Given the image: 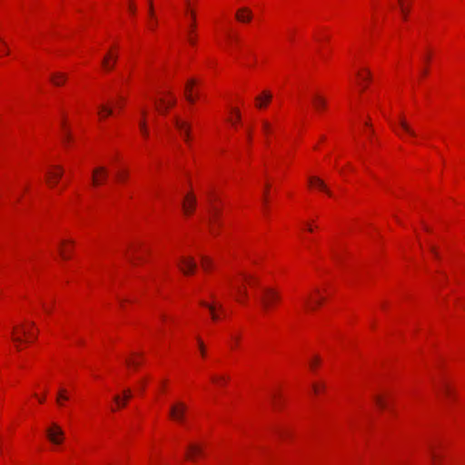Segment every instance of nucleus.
Listing matches in <instances>:
<instances>
[{"mask_svg": "<svg viewBox=\"0 0 465 465\" xmlns=\"http://www.w3.org/2000/svg\"><path fill=\"white\" fill-rule=\"evenodd\" d=\"M281 299L280 293L272 288H265L262 290V294L260 297V302L265 312L270 311L273 305Z\"/></svg>", "mask_w": 465, "mask_h": 465, "instance_id": "nucleus-1", "label": "nucleus"}, {"mask_svg": "<svg viewBox=\"0 0 465 465\" xmlns=\"http://www.w3.org/2000/svg\"><path fill=\"white\" fill-rule=\"evenodd\" d=\"M186 411L187 406L182 401H177L171 406L169 414L173 420L183 423L185 420Z\"/></svg>", "mask_w": 465, "mask_h": 465, "instance_id": "nucleus-2", "label": "nucleus"}, {"mask_svg": "<svg viewBox=\"0 0 465 465\" xmlns=\"http://www.w3.org/2000/svg\"><path fill=\"white\" fill-rule=\"evenodd\" d=\"M46 436L53 444L59 445L64 440V432L59 425L53 423L51 427L46 430Z\"/></svg>", "mask_w": 465, "mask_h": 465, "instance_id": "nucleus-3", "label": "nucleus"}, {"mask_svg": "<svg viewBox=\"0 0 465 465\" xmlns=\"http://www.w3.org/2000/svg\"><path fill=\"white\" fill-rule=\"evenodd\" d=\"M178 266L185 275H188L195 271L196 262L192 257H182L178 262Z\"/></svg>", "mask_w": 465, "mask_h": 465, "instance_id": "nucleus-4", "label": "nucleus"}, {"mask_svg": "<svg viewBox=\"0 0 465 465\" xmlns=\"http://www.w3.org/2000/svg\"><path fill=\"white\" fill-rule=\"evenodd\" d=\"M64 170L61 166H54L53 170H50L46 173L47 183L51 187H54L63 176Z\"/></svg>", "mask_w": 465, "mask_h": 465, "instance_id": "nucleus-5", "label": "nucleus"}, {"mask_svg": "<svg viewBox=\"0 0 465 465\" xmlns=\"http://www.w3.org/2000/svg\"><path fill=\"white\" fill-rule=\"evenodd\" d=\"M108 171L104 166H99L93 170V184L100 185L107 178Z\"/></svg>", "mask_w": 465, "mask_h": 465, "instance_id": "nucleus-6", "label": "nucleus"}, {"mask_svg": "<svg viewBox=\"0 0 465 465\" xmlns=\"http://www.w3.org/2000/svg\"><path fill=\"white\" fill-rule=\"evenodd\" d=\"M203 449L197 443H190L186 448L185 457L187 460L194 461L198 456L203 455Z\"/></svg>", "mask_w": 465, "mask_h": 465, "instance_id": "nucleus-7", "label": "nucleus"}, {"mask_svg": "<svg viewBox=\"0 0 465 465\" xmlns=\"http://www.w3.org/2000/svg\"><path fill=\"white\" fill-rule=\"evenodd\" d=\"M173 124L180 132V134L184 137V140L188 142L190 134V124L185 121L181 120L177 116L174 117Z\"/></svg>", "mask_w": 465, "mask_h": 465, "instance_id": "nucleus-8", "label": "nucleus"}, {"mask_svg": "<svg viewBox=\"0 0 465 465\" xmlns=\"http://www.w3.org/2000/svg\"><path fill=\"white\" fill-rule=\"evenodd\" d=\"M196 205V199L193 194L185 196L183 202V209L185 214H190L193 212Z\"/></svg>", "mask_w": 465, "mask_h": 465, "instance_id": "nucleus-9", "label": "nucleus"}, {"mask_svg": "<svg viewBox=\"0 0 465 465\" xmlns=\"http://www.w3.org/2000/svg\"><path fill=\"white\" fill-rule=\"evenodd\" d=\"M167 95L170 97V99L168 101L161 99L160 106L158 107V110L163 114L166 113L168 109L173 106L176 103V98L172 94V93L168 92Z\"/></svg>", "mask_w": 465, "mask_h": 465, "instance_id": "nucleus-10", "label": "nucleus"}, {"mask_svg": "<svg viewBox=\"0 0 465 465\" xmlns=\"http://www.w3.org/2000/svg\"><path fill=\"white\" fill-rule=\"evenodd\" d=\"M236 19L242 23H248L252 18V11L247 7L239 9L236 13Z\"/></svg>", "mask_w": 465, "mask_h": 465, "instance_id": "nucleus-11", "label": "nucleus"}, {"mask_svg": "<svg viewBox=\"0 0 465 465\" xmlns=\"http://www.w3.org/2000/svg\"><path fill=\"white\" fill-rule=\"evenodd\" d=\"M312 105L316 111H322L327 104L326 99L319 94H314L312 97Z\"/></svg>", "mask_w": 465, "mask_h": 465, "instance_id": "nucleus-12", "label": "nucleus"}, {"mask_svg": "<svg viewBox=\"0 0 465 465\" xmlns=\"http://www.w3.org/2000/svg\"><path fill=\"white\" fill-rule=\"evenodd\" d=\"M309 183L311 185H315L318 187L321 191H323L326 193L329 196H331V192L327 188V185L319 177H310Z\"/></svg>", "mask_w": 465, "mask_h": 465, "instance_id": "nucleus-13", "label": "nucleus"}, {"mask_svg": "<svg viewBox=\"0 0 465 465\" xmlns=\"http://www.w3.org/2000/svg\"><path fill=\"white\" fill-rule=\"evenodd\" d=\"M117 56L111 54H106L102 62V64L105 70H112L116 63Z\"/></svg>", "mask_w": 465, "mask_h": 465, "instance_id": "nucleus-14", "label": "nucleus"}, {"mask_svg": "<svg viewBox=\"0 0 465 465\" xmlns=\"http://www.w3.org/2000/svg\"><path fill=\"white\" fill-rule=\"evenodd\" d=\"M272 94L265 91L262 95L256 97V105L259 108H263L267 105V104L271 101Z\"/></svg>", "mask_w": 465, "mask_h": 465, "instance_id": "nucleus-15", "label": "nucleus"}, {"mask_svg": "<svg viewBox=\"0 0 465 465\" xmlns=\"http://www.w3.org/2000/svg\"><path fill=\"white\" fill-rule=\"evenodd\" d=\"M430 457L431 460V465H440L441 456L436 451L434 446L429 447Z\"/></svg>", "mask_w": 465, "mask_h": 465, "instance_id": "nucleus-16", "label": "nucleus"}, {"mask_svg": "<svg viewBox=\"0 0 465 465\" xmlns=\"http://www.w3.org/2000/svg\"><path fill=\"white\" fill-rule=\"evenodd\" d=\"M399 124L405 133H407L411 136H416V133L412 130V128L410 126V124L406 122V120L403 117H400Z\"/></svg>", "mask_w": 465, "mask_h": 465, "instance_id": "nucleus-17", "label": "nucleus"}, {"mask_svg": "<svg viewBox=\"0 0 465 465\" xmlns=\"http://www.w3.org/2000/svg\"><path fill=\"white\" fill-rule=\"evenodd\" d=\"M65 80H66V75L62 73H57L51 76V82L54 85H61L65 82Z\"/></svg>", "mask_w": 465, "mask_h": 465, "instance_id": "nucleus-18", "label": "nucleus"}, {"mask_svg": "<svg viewBox=\"0 0 465 465\" xmlns=\"http://www.w3.org/2000/svg\"><path fill=\"white\" fill-rule=\"evenodd\" d=\"M98 114L100 117H105L113 114V109L106 104H100L98 106Z\"/></svg>", "mask_w": 465, "mask_h": 465, "instance_id": "nucleus-19", "label": "nucleus"}, {"mask_svg": "<svg viewBox=\"0 0 465 465\" xmlns=\"http://www.w3.org/2000/svg\"><path fill=\"white\" fill-rule=\"evenodd\" d=\"M68 399H69V397L67 395L66 390L64 388L59 389L58 393H57V398H56L57 403L60 406H63L64 405L63 401H67Z\"/></svg>", "mask_w": 465, "mask_h": 465, "instance_id": "nucleus-20", "label": "nucleus"}, {"mask_svg": "<svg viewBox=\"0 0 465 465\" xmlns=\"http://www.w3.org/2000/svg\"><path fill=\"white\" fill-rule=\"evenodd\" d=\"M201 263H202L203 268L205 271H208L209 269H211L213 262L208 256L202 255L201 256Z\"/></svg>", "mask_w": 465, "mask_h": 465, "instance_id": "nucleus-21", "label": "nucleus"}, {"mask_svg": "<svg viewBox=\"0 0 465 465\" xmlns=\"http://www.w3.org/2000/svg\"><path fill=\"white\" fill-rule=\"evenodd\" d=\"M201 304H202L203 306H204V307H206V308H208V309H209V311H210V312H211V315H212V319H213V321H217V320H218V318H219V317H218V315H217V314H216V312H215V308H216V307H215V305H213V304H208V303H206L205 302H201Z\"/></svg>", "mask_w": 465, "mask_h": 465, "instance_id": "nucleus-22", "label": "nucleus"}, {"mask_svg": "<svg viewBox=\"0 0 465 465\" xmlns=\"http://www.w3.org/2000/svg\"><path fill=\"white\" fill-rule=\"evenodd\" d=\"M212 381L218 385H224L228 381V378L225 376H213Z\"/></svg>", "mask_w": 465, "mask_h": 465, "instance_id": "nucleus-23", "label": "nucleus"}, {"mask_svg": "<svg viewBox=\"0 0 465 465\" xmlns=\"http://www.w3.org/2000/svg\"><path fill=\"white\" fill-rule=\"evenodd\" d=\"M374 400H375V402L377 403V405L381 408V409H385L387 407L386 405V402L385 401L382 399L381 396H379V395H376L374 396Z\"/></svg>", "mask_w": 465, "mask_h": 465, "instance_id": "nucleus-24", "label": "nucleus"}, {"mask_svg": "<svg viewBox=\"0 0 465 465\" xmlns=\"http://www.w3.org/2000/svg\"><path fill=\"white\" fill-rule=\"evenodd\" d=\"M70 252L71 251L67 248H64V247L60 248V254L65 260L70 258V255H69Z\"/></svg>", "mask_w": 465, "mask_h": 465, "instance_id": "nucleus-25", "label": "nucleus"}, {"mask_svg": "<svg viewBox=\"0 0 465 465\" xmlns=\"http://www.w3.org/2000/svg\"><path fill=\"white\" fill-rule=\"evenodd\" d=\"M235 289L239 295L242 296L243 298L247 297V292L244 287H242V285H239V286H236Z\"/></svg>", "mask_w": 465, "mask_h": 465, "instance_id": "nucleus-26", "label": "nucleus"}, {"mask_svg": "<svg viewBox=\"0 0 465 465\" xmlns=\"http://www.w3.org/2000/svg\"><path fill=\"white\" fill-rule=\"evenodd\" d=\"M195 84V81L193 79H191L187 82L185 86V94H191L193 85Z\"/></svg>", "mask_w": 465, "mask_h": 465, "instance_id": "nucleus-27", "label": "nucleus"}, {"mask_svg": "<svg viewBox=\"0 0 465 465\" xmlns=\"http://www.w3.org/2000/svg\"><path fill=\"white\" fill-rule=\"evenodd\" d=\"M128 176V172L127 171H123V172H119L117 174H116V177L119 181H124Z\"/></svg>", "mask_w": 465, "mask_h": 465, "instance_id": "nucleus-28", "label": "nucleus"}, {"mask_svg": "<svg viewBox=\"0 0 465 465\" xmlns=\"http://www.w3.org/2000/svg\"><path fill=\"white\" fill-rule=\"evenodd\" d=\"M312 297L311 296H308L306 299H305V306L308 308V309H312L313 310L314 309V306L312 304Z\"/></svg>", "mask_w": 465, "mask_h": 465, "instance_id": "nucleus-29", "label": "nucleus"}, {"mask_svg": "<svg viewBox=\"0 0 465 465\" xmlns=\"http://www.w3.org/2000/svg\"><path fill=\"white\" fill-rule=\"evenodd\" d=\"M141 114H142L143 118H142V119H141V121L139 122V125H140V124H143V126H147V125H146L145 119H144V117H145V115H146V110H145L144 108H142V109H141Z\"/></svg>", "mask_w": 465, "mask_h": 465, "instance_id": "nucleus-30", "label": "nucleus"}, {"mask_svg": "<svg viewBox=\"0 0 465 465\" xmlns=\"http://www.w3.org/2000/svg\"><path fill=\"white\" fill-rule=\"evenodd\" d=\"M114 401L116 402V404H118V406H120V407H124V406H125L126 401H121V399H120V397H119L118 395H115V396L114 397Z\"/></svg>", "mask_w": 465, "mask_h": 465, "instance_id": "nucleus-31", "label": "nucleus"}, {"mask_svg": "<svg viewBox=\"0 0 465 465\" xmlns=\"http://www.w3.org/2000/svg\"><path fill=\"white\" fill-rule=\"evenodd\" d=\"M140 131L142 133V134L147 138L148 135H149V132H148V129H147V126H143V124H140Z\"/></svg>", "mask_w": 465, "mask_h": 465, "instance_id": "nucleus-32", "label": "nucleus"}, {"mask_svg": "<svg viewBox=\"0 0 465 465\" xmlns=\"http://www.w3.org/2000/svg\"><path fill=\"white\" fill-rule=\"evenodd\" d=\"M185 98L190 104H193L195 102L196 95H193V94H185Z\"/></svg>", "mask_w": 465, "mask_h": 465, "instance_id": "nucleus-33", "label": "nucleus"}, {"mask_svg": "<svg viewBox=\"0 0 465 465\" xmlns=\"http://www.w3.org/2000/svg\"><path fill=\"white\" fill-rule=\"evenodd\" d=\"M320 362V358L315 356L311 361H310V367L312 369H314L315 366Z\"/></svg>", "mask_w": 465, "mask_h": 465, "instance_id": "nucleus-34", "label": "nucleus"}, {"mask_svg": "<svg viewBox=\"0 0 465 465\" xmlns=\"http://www.w3.org/2000/svg\"><path fill=\"white\" fill-rule=\"evenodd\" d=\"M400 4H401V11L403 15V18L406 19V15H407V12L408 10L403 6L402 5V0H399Z\"/></svg>", "mask_w": 465, "mask_h": 465, "instance_id": "nucleus-35", "label": "nucleus"}, {"mask_svg": "<svg viewBox=\"0 0 465 465\" xmlns=\"http://www.w3.org/2000/svg\"><path fill=\"white\" fill-rule=\"evenodd\" d=\"M124 401L129 400L132 397L131 391L130 390H125L124 391Z\"/></svg>", "mask_w": 465, "mask_h": 465, "instance_id": "nucleus-36", "label": "nucleus"}, {"mask_svg": "<svg viewBox=\"0 0 465 465\" xmlns=\"http://www.w3.org/2000/svg\"><path fill=\"white\" fill-rule=\"evenodd\" d=\"M148 8H149V15L151 17L153 16V3H152V0H149V5H148Z\"/></svg>", "mask_w": 465, "mask_h": 465, "instance_id": "nucleus-37", "label": "nucleus"}, {"mask_svg": "<svg viewBox=\"0 0 465 465\" xmlns=\"http://www.w3.org/2000/svg\"><path fill=\"white\" fill-rule=\"evenodd\" d=\"M262 127L266 134L270 133L271 127L267 122H263Z\"/></svg>", "mask_w": 465, "mask_h": 465, "instance_id": "nucleus-38", "label": "nucleus"}, {"mask_svg": "<svg viewBox=\"0 0 465 465\" xmlns=\"http://www.w3.org/2000/svg\"><path fill=\"white\" fill-rule=\"evenodd\" d=\"M198 342H199V347H200L201 353H202V355H204L203 343V341L200 339H198Z\"/></svg>", "mask_w": 465, "mask_h": 465, "instance_id": "nucleus-39", "label": "nucleus"}, {"mask_svg": "<svg viewBox=\"0 0 465 465\" xmlns=\"http://www.w3.org/2000/svg\"><path fill=\"white\" fill-rule=\"evenodd\" d=\"M126 363L129 365L137 366L139 364V361H132V360H126Z\"/></svg>", "mask_w": 465, "mask_h": 465, "instance_id": "nucleus-40", "label": "nucleus"}, {"mask_svg": "<svg viewBox=\"0 0 465 465\" xmlns=\"http://www.w3.org/2000/svg\"><path fill=\"white\" fill-rule=\"evenodd\" d=\"M13 340L16 343H19V342H21L23 341L20 336H17V335H15V334H14Z\"/></svg>", "mask_w": 465, "mask_h": 465, "instance_id": "nucleus-41", "label": "nucleus"}, {"mask_svg": "<svg viewBox=\"0 0 465 465\" xmlns=\"http://www.w3.org/2000/svg\"><path fill=\"white\" fill-rule=\"evenodd\" d=\"M233 112H234V114H235V117H236V118H235V121L240 120V118H241L240 112H239L238 110H236V109H234V110H233Z\"/></svg>", "mask_w": 465, "mask_h": 465, "instance_id": "nucleus-42", "label": "nucleus"}, {"mask_svg": "<svg viewBox=\"0 0 465 465\" xmlns=\"http://www.w3.org/2000/svg\"><path fill=\"white\" fill-rule=\"evenodd\" d=\"M430 249L431 252L434 254V256L438 258V257H439V254H438V252H437V251H436L435 247H434V246H430Z\"/></svg>", "mask_w": 465, "mask_h": 465, "instance_id": "nucleus-43", "label": "nucleus"}, {"mask_svg": "<svg viewBox=\"0 0 465 465\" xmlns=\"http://www.w3.org/2000/svg\"><path fill=\"white\" fill-rule=\"evenodd\" d=\"M42 306L47 313L51 312V307H47L45 303H42Z\"/></svg>", "mask_w": 465, "mask_h": 465, "instance_id": "nucleus-44", "label": "nucleus"}, {"mask_svg": "<svg viewBox=\"0 0 465 465\" xmlns=\"http://www.w3.org/2000/svg\"><path fill=\"white\" fill-rule=\"evenodd\" d=\"M69 140H70V134H69V133L65 132L64 136V142H66Z\"/></svg>", "mask_w": 465, "mask_h": 465, "instance_id": "nucleus-45", "label": "nucleus"}, {"mask_svg": "<svg viewBox=\"0 0 465 465\" xmlns=\"http://www.w3.org/2000/svg\"><path fill=\"white\" fill-rule=\"evenodd\" d=\"M217 214H218L217 211H216L215 209H213V210L212 211V215H213V218H212V219H213V220H214V219H216Z\"/></svg>", "mask_w": 465, "mask_h": 465, "instance_id": "nucleus-46", "label": "nucleus"}, {"mask_svg": "<svg viewBox=\"0 0 465 465\" xmlns=\"http://www.w3.org/2000/svg\"><path fill=\"white\" fill-rule=\"evenodd\" d=\"M443 391L446 393V394H449L450 393V389L447 385H444L443 388H442Z\"/></svg>", "mask_w": 465, "mask_h": 465, "instance_id": "nucleus-47", "label": "nucleus"}, {"mask_svg": "<svg viewBox=\"0 0 465 465\" xmlns=\"http://www.w3.org/2000/svg\"><path fill=\"white\" fill-rule=\"evenodd\" d=\"M21 332L24 334V335H29V332L24 328L22 327L21 329Z\"/></svg>", "mask_w": 465, "mask_h": 465, "instance_id": "nucleus-48", "label": "nucleus"}, {"mask_svg": "<svg viewBox=\"0 0 465 465\" xmlns=\"http://www.w3.org/2000/svg\"><path fill=\"white\" fill-rule=\"evenodd\" d=\"M0 43L6 47V43L5 41L0 36Z\"/></svg>", "mask_w": 465, "mask_h": 465, "instance_id": "nucleus-49", "label": "nucleus"}, {"mask_svg": "<svg viewBox=\"0 0 465 465\" xmlns=\"http://www.w3.org/2000/svg\"><path fill=\"white\" fill-rule=\"evenodd\" d=\"M189 42L192 44V45H194L195 44V40L193 38V37H189Z\"/></svg>", "mask_w": 465, "mask_h": 465, "instance_id": "nucleus-50", "label": "nucleus"}, {"mask_svg": "<svg viewBox=\"0 0 465 465\" xmlns=\"http://www.w3.org/2000/svg\"><path fill=\"white\" fill-rule=\"evenodd\" d=\"M313 391H314L315 393L318 392V387L316 385H313Z\"/></svg>", "mask_w": 465, "mask_h": 465, "instance_id": "nucleus-51", "label": "nucleus"}, {"mask_svg": "<svg viewBox=\"0 0 465 465\" xmlns=\"http://www.w3.org/2000/svg\"><path fill=\"white\" fill-rule=\"evenodd\" d=\"M130 11H131L132 13H134V12H135V8H134V6H130Z\"/></svg>", "mask_w": 465, "mask_h": 465, "instance_id": "nucleus-52", "label": "nucleus"}, {"mask_svg": "<svg viewBox=\"0 0 465 465\" xmlns=\"http://www.w3.org/2000/svg\"><path fill=\"white\" fill-rule=\"evenodd\" d=\"M155 25H156V23H152V25H150V27H151L152 29H154Z\"/></svg>", "mask_w": 465, "mask_h": 465, "instance_id": "nucleus-53", "label": "nucleus"}, {"mask_svg": "<svg viewBox=\"0 0 465 465\" xmlns=\"http://www.w3.org/2000/svg\"><path fill=\"white\" fill-rule=\"evenodd\" d=\"M366 77H367V79H370V77H371V73L369 71H367V76Z\"/></svg>", "mask_w": 465, "mask_h": 465, "instance_id": "nucleus-54", "label": "nucleus"}, {"mask_svg": "<svg viewBox=\"0 0 465 465\" xmlns=\"http://www.w3.org/2000/svg\"><path fill=\"white\" fill-rule=\"evenodd\" d=\"M321 302H322V299H320V300H318V301H315V303H316V304H321Z\"/></svg>", "mask_w": 465, "mask_h": 465, "instance_id": "nucleus-55", "label": "nucleus"}, {"mask_svg": "<svg viewBox=\"0 0 465 465\" xmlns=\"http://www.w3.org/2000/svg\"><path fill=\"white\" fill-rule=\"evenodd\" d=\"M232 339L235 340V342H238V341H239V337H232Z\"/></svg>", "mask_w": 465, "mask_h": 465, "instance_id": "nucleus-56", "label": "nucleus"}, {"mask_svg": "<svg viewBox=\"0 0 465 465\" xmlns=\"http://www.w3.org/2000/svg\"><path fill=\"white\" fill-rule=\"evenodd\" d=\"M44 401H45V399H44V398H40V399H39V401H40V402H43Z\"/></svg>", "mask_w": 465, "mask_h": 465, "instance_id": "nucleus-57", "label": "nucleus"}, {"mask_svg": "<svg viewBox=\"0 0 465 465\" xmlns=\"http://www.w3.org/2000/svg\"><path fill=\"white\" fill-rule=\"evenodd\" d=\"M427 74V70H423L422 74Z\"/></svg>", "mask_w": 465, "mask_h": 465, "instance_id": "nucleus-58", "label": "nucleus"}]
</instances>
